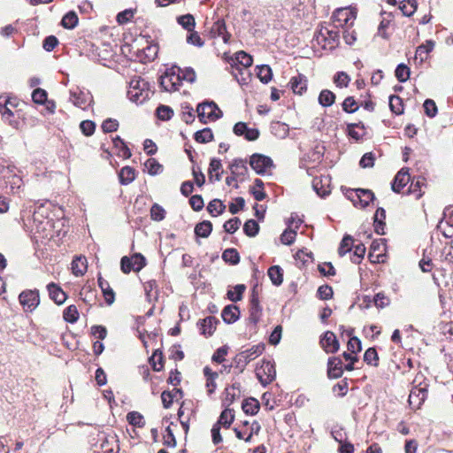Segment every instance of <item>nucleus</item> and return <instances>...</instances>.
<instances>
[{"label": "nucleus", "mask_w": 453, "mask_h": 453, "mask_svg": "<svg viewBox=\"0 0 453 453\" xmlns=\"http://www.w3.org/2000/svg\"><path fill=\"white\" fill-rule=\"evenodd\" d=\"M64 319L65 321L73 323L79 319V312L75 305H69L64 311Z\"/></svg>", "instance_id": "5fc2aeb1"}, {"label": "nucleus", "mask_w": 453, "mask_h": 453, "mask_svg": "<svg viewBox=\"0 0 453 453\" xmlns=\"http://www.w3.org/2000/svg\"><path fill=\"white\" fill-rule=\"evenodd\" d=\"M230 170L233 175L245 176L248 172L246 161L242 158L234 159L230 165Z\"/></svg>", "instance_id": "c756f323"}, {"label": "nucleus", "mask_w": 453, "mask_h": 453, "mask_svg": "<svg viewBox=\"0 0 453 453\" xmlns=\"http://www.w3.org/2000/svg\"><path fill=\"white\" fill-rule=\"evenodd\" d=\"M194 139L199 143H207L213 140V133L210 127H205L194 134Z\"/></svg>", "instance_id": "4c0bfd02"}, {"label": "nucleus", "mask_w": 453, "mask_h": 453, "mask_svg": "<svg viewBox=\"0 0 453 453\" xmlns=\"http://www.w3.org/2000/svg\"><path fill=\"white\" fill-rule=\"evenodd\" d=\"M178 23L187 31L192 32L195 28V18L191 14H185L178 17Z\"/></svg>", "instance_id": "de8ad7c7"}, {"label": "nucleus", "mask_w": 453, "mask_h": 453, "mask_svg": "<svg viewBox=\"0 0 453 453\" xmlns=\"http://www.w3.org/2000/svg\"><path fill=\"white\" fill-rule=\"evenodd\" d=\"M312 188L318 196L326 197L331 193V177L321 175L312 180Z\"/></svg>", "instance_id": "f8f14e48"}, {"label": "nucleus", "mask_w": 453, "mask_h": 453, "mask_svg": "<svg viewBox=\"0 0 453 453\" xmlns=\"http://www.w3.org/2000/svg\"><path fill=\"white\" fill-rule=\"evenodd\" d=\"M343 373L342 361L340 357H331L327 360V375L331 379H338Z\"/></svg>", "instance_id": "2eb2a0df"}, {"label": "nucleus", "mask_w": 453, "mask_h": 453, "mask_svg": "<svg viewBox=\"0 0 453 453\" xmlns=\"http://www.w3.org/2000/svg\"><path fill=\"white\" fill-rule=\"evenodd\" d=\"M19 300L26 311H33L40 303L39 291L37 289H27L22 291Z\"/></svg>", "instance_id": "39448f33"}, {"label": "nucleus", "mask_w": 453, "mask_h": 453, "mask_svg": "<svg viewBox=\"0 0 453 453\" xmlns=\"http://www.w3.org/2000/svg\"><path fill=\"white\" fill-rule=\"evenodd\" d=\"M424 111L429 118H434L437 114L438 109L435 102L433 99H426L424 104Z\"/></svg>", "instance_id": "13d9d810"}, {"label": "nucleus", "mask_w": 453, "mask_h": 453, "mask_svg": "<svg viewBox=\"0 0 453 453\" xmlns=\"http://www.w3.org/2000/svg\"><path fill=\"white\" fill-rule=\"evenodd\" d=\"M257 77L264 84H267L273 79V70L268 65H261L257 66Z\"/></svg>", "instance_id": "f704fd0d"}, {"label": "nucleus", "mask_w": 453, "mask_h": 453, "mask_svg": "<svg viewBox=\"0 0 453 453\" xmlns=\"http://www.w3.org/2000/svg\"><path fill=\"white\" fill-rule=\"evenodd\" d=\"M164 357L159 348L154 350L150 357V363L154 371L159 372L163 368Z\"/></svg>", "instance_id": "37998d69"}, {"label": "nucleus", "mask_w": 453, "mask_h": 453, "mask_svg": "<svg viewBox=\"0 0 453 453\" xmlns=\"http://www.w3.org/2000/svg\"><path fill=\"white\" fill-rule=\"evenodd\" d=\"M98 286L101 288L105 302L108 305H111L115 301V293L113 289L111 288L109 282L104 280L101 275L98 276L97 279Z\"/></svg>", "instance_id": "412c9836"}, {"label": "nucleus", "mask_w": 453, "mask_h": 453, "mask_svg": "<svg viewBox=\"0 0 453 453\" xmlns=\"http://www.w3.org/2000/svg\"><path fill=\"white\" fill-rule=\"evenodd\" d=\"M411 69L405 64H399L395 71V78L399 82H405L410 78Z\"/></svg>", "instance_id": "8fccbe9b"}, {"label": "nucleus", "mask_w": 453, "mask_h": 453, "mask_svg": "<svg viewBox=\"0 0 453 453\" xmlns=\"http://www.w3.org/2000/svg\"><path fill=\"white\" fill-rule=\"evenodd\" d=\"M342 110L347 113H354L358 110L357 104L353 96H348L342 104Z\"/></svg>", "instance_id": "bf43d9fd"}, {"label": "nucleus", "mask_w": 453, "mask_h": 453, "mask_svg": "<svg viewBox=\"0 0 453 453\" xmlns=\"http://www.w3.org/2000/svg\"><path fill=\"white\" fill-rule=\"evenodd\" d=\"M235 60L244 67H250L253 63L252 57L243 50L235 53Z\"/></svg>", "instance_id": "864d4df0"}, {"label": "nucleus", "mask_w": 453, "mask_h": 453, "mask_svg": "<svg viewBox=\"0 0 453 453\" xmlns=\"http://www.w3.org/2000/svg\"><path fill=\"white\" fill-rule=\"evenodd\" d=\"M241 226V219L237 217L232 218L223 225L224 230L228 234L235 233Z\"/></svg>", "instance_id": "052dcab7"}, {"label": "nucleus", "mask_w": 453, "mask_h": 453, "mask_svg": "<svg viewBox=\"0 0 453 453\" xmlns=\"http://www.w3.org/2000/svg\"><path fill=\"white\" fill-rule=\"evenodd\" d=\"M48 99V93L46 90L37 88L32 93V100L36 104H44Z\"/></svg>", "instance_id": "4d7b16f0"}, {"label": "nucleus", "mask_w": 453, "mask_h": 453, "mask_svg": "<svg viewBox=\"0 0 453 453\" xmlns=\"http://www.w3.org/2000/svg\"><path fill=\"white\" fill-rule=\"evenodd\" d=\"M127 422L135 427H143L145 426V420L143 416L138 411H130L127 414Z\"/></svg>", "instance_id": "79ce46f5"}, {"label": "nucleus", "mask_w": 453, "mask_h": 453, "mask_svg": "<svg viewBox=\"0 0 453 453\" xmlns=\"http://www.w3.org/2000/svg\"><path fill=\"white\" fill-rule=\"evenodd\" d=\"M219 320L212 316H208L203 319L198 321L197 326L203 335L210 337L212 335Z\"/></svg>", "instance_id": "f3484780"}, {"label": "nucleus", "mask_w": 453, "mask_h": 453, "mask_svg": "<svg viewBox=\"0 0 453 453\" xmlns=\"http://www.w3.org/2000/svg\"><path fill=\"white\" fill-rule=\"evenodd\" d=\"M257 376L264 387L270 384L276 377L274 363L264 360L262 365L257 370Z\"/></svg>", "instance_id": "423d86ee"}, {"label": "nucleus", "mask_w": 453, "mask_h": 453, "mask_svg": "<svg viewBox=\"0 0 453 453\" xmlns=\"http://www.w3.org/2000/svg\"><path fill=\"white\" fill-rule=\"evenodd\" d=\"M144 165L148 169L150 175L154 176L163 172V165L155 158H149L145 162Z\"/></svg>", "instance_id": "603ef678"}, {"label": "nucleus", "mask_w": 453, "mask_h": 453, "mask_svg": "<svg viewBox=\"0 0 453 453\" xmlns=\"http://www.w3.org/2000/svg\"><path fill=\"white\" fill-rule=\"evenodd\" d=\"M222 259L226 263L235 265L240 262V255L235 249L229 248L223 251Z\"/></svg>", "instance_id": "ea45409f"}, {"label": "nucleus", "mask_w": 453, "mask_h": 453, "mask_svg": "<svg viewBox=\"0 0 453 453\" xmlns=\"http://www.w3.org/2000/svg\"><path fill=\"white\" fill-rule=\"evenodd\" d=\"M353 242L354 239L352 238V236L349 234L344 235L338 248L339 256L343 257L348 252H349L353 247Z\"/></svg>", "instance_id": "a18cd8bd"}, {"label": "nucleus", "mask_w": 453, "mask_h": 453, "mask_svg": "<svg viewBox=\"0 0 453 453\" xmlns=\"http://www.w3.org/2000/svg\"><path fill=\"white\" fill-rule=\"evenodd\" d=\"M319 104L323 107H329L335 102V95L329 89H323L319 95Z\"/></svg>", "instance_id": "7c9ffc66"}, {"label": "nucleus", "mask_w": 453, "mask_h": 453, "mask_svg": "<svg viewBox=\"0 0 453 453\" xmlns=\"http://www.w3.org/2000/svg\"><path fill=\"white\" fill-rule=\"evenodd\" d=\"M434 43L432 41H426V44L419 45L417 48L416 55L419 56L421 60H423L426 55L434 50Z\"/></svg>", "instance_id": "0e129e2a"}, {"label": "nucleus", "mask_w": 453, "mask_h": 453, "mask_svg": "<svg viewBox=\"0 0 453 453\" xmlns=\"http://www.w3.org/2000/svg\"><path fill=\"white\" fill-rule=\"evenodd\" d=\"M134 272L141 271L146 265V258L141 253H135L131 257Z\"/></svg>", "instance_id": "680f3d73"}, {"label": "nucleus", "mask_w": 453, "mask_h": 453, "mask_svg": "<svg viewBox=\"0 0 453 453\" xmlns=\"http://www.w3.org/2000/svg\"><path fill=\"white\" fill-rule=\"evenodd\" d=\"M246 289V286L243 284H238L234 287V289H229L226 293L227 298L236 303L238 301H241L243 296V293Z\"/></svg>", "instance_id": "58836bf2"}, {"label": "nucleus", "mask_w": 453, "mask_h": 453, "mask_svg": "<svg viewBox=\"0 0 453 453\" xmlns=\"http://www.w3.org/2000/svg\"><path fill=\"white\" fill-rule=\"evenodd\" d=\"M112 143H113L114 148L116 150H118V151H117L118 157H121L125 159H127L132 156V153H131L129 148L127 147V145L126 144L124 140L121 139L119 136L117 135V136L113 137Z\"/></svg>", "instance_id": "b1692460"}, {"label": "nucleus", "mask_w": 453, "mask_h": 453, "mask_svg": "<svg viewBox=\"0 0 453 453\" xmlns=\"http://www.w3.org/2000/svg\"><path fill=\"white\" fill-rule=\"evenodd\" d=\"M349 81V76L344 72H338L334 77V82L339 88L348 87Z\"/></svg>", "instance_id": "69168bd1"}, {"label": "nucleus", "mask_w": 453, "mask_h": 453, "mask_svg": "<svg viewBox=\"0 0 453 453\" xmlns=\"http://www.w3.org/2000/svg\"><path fill=\"white\" fill-rule=\"evenodd\" d=\"M411 181V175L408 168H402L395 176L391 188L395 193H401L403 188Z\"/></svg>", "instance_id": "ddd939ff"}, {"label": "nucleus", "mask_w": 453, "mask_h": 453, "mask_svg": "<svg viewBox=\"0 0 453 453\" xmlns=\"http://www.w3.org/2000/svg\"><path fill=\"white\" fill-rule=\"evenodd\" d=\"M70 100L75 106L85 110L93 102V96L90 92L81 91L77 88L70 90Z\"/></svg>", "instance_id": "9d476101"}, {"label": "nucleus", "mask_w": 453, "mask_h": 453, "mask_svg": "<svg viewBox=\"0 0 453 453\" xmlns=\"http://www.w3.org/2000/svg\"><path fill=\"white\" fill-rule=\"evenodd\" d=\"M250 165L257 174L263 175L266 169L273 166V162L267 156L255 153L250 157Z\"/></svg>", "instance_id": "0eeeda50"}, {"label": "nucleus", "mask_w": 453, "mask_h": 453, "mask_svg": "<svg viewBox=\"0 0 453 453\" xmlns=\"http://www.w3.org/2000/svg\"><path fill=\"white\" fill-rule=\"evenodd\" d=\"M80 128L84 135L90 136L95 133L96 123L88 119L83 120L80 124Z\"/></svg>", "instance_id": "774afa93"}, {"label": "nucleus", "mask_w": 453, "mask_h": 453, "mask_svg": "<svg viewBox=\"0 0 453 453\" xmlns=\"http://www.w3.org/2000/svg\"><path fill=\"white\" fill-rule=\"evenodd\" d=\"M157 117L163 121L169 120L173 116V110L168 106L160 104L156 110Z\"/></svg>", "instance_id": "3c124183"}, {"label": "nucleus", "mask_w": 453, "mask_h": 453, "mask_svg": "<svg viewBox=\"0 0 453 453\" xmlns=\"http://www.w3.org/2000/svg\"><path fill=\"white\" fill-rule=\"evenodd\" d=\"M268 276L274 286H280L283 282V270L280 265H273L268 269Z\"/></svg>", "instance_id": "cd10ccee"}, {"label": "nucleus", "mask_w": 453, "mask_h": 453, "mask_svg": "<svg viewBox=\"0 0 453 453\" xmlns=\"http://www.w3.org/2000/svg\"><path fill=\"white\" fill-rule=\"evenodd\" d=\"M212 231V224L209 220L199 222L195 226V234L197 237L207 238Z\"/></svg>", "instance_id": "c85d7f7f"}, {"label": "nucleus", "mask_w": 453, "mask_h": 453, "mask_svg": "<svg viewBox=\"0 0 453 453\" xmlns=\"http://www.w3.org/2000/svg\"><path fill=\"white\" fill-rule=\"evenodd\" d=\"M339 32L329 30L326 27H321L315 35L318 43L322 42L327 44L330 48H334L339 42ZM326 47V45H324Z\"/></svg>", "instance_id": "1a4fd4ad"}, {"label": "nucleus", "mask_w": 453, "mask_h": 453, "mask_svg": "<svg viewBox=\"0 0 453 453\" xmlns=\"http://www.w3.org/2000/svg\"><path fill=\"white\" fill-rule=\"evenodd\" d=\"M15 169L16 167L14 165H8L7 166V171L8 173H10L12 175L11 176H5V178L8 179L7 182L10 184L11 186V188L13 190L14 188H17L19 189L22 184H23V180L22 179L17 175L15 173Z\"/></svg>", "instance_id": "c9c22d12"}, {"label": "nucleus", "mask_w": 453, "mask_h": 453, "mask_svg": "<svg viewBox=\"0 0 453 453\" xmlns=\"http://www.w3.org/2000/svg\"><path fill=\"white\" fill-rule=\"evenodd\" d=\"M261 315L262 307L259 304L258 296L253 289L250 300V316L248 319V329L250 334L256 331L257 323L259 321Z\"/></svg>", "instance_id": "7ed1b4c3"}, {"label": "nucleus", "mask_w": 453, "mask_h": 453, "mask_svg": "<svg viewBox=\"0 0 453 453\" xmlns=\"http://www.w3.org/2000/svg\"><path fill=\"white\" fill-rule=\"evenodd\" d=\"M425 185V180L423 178L418 177L417 179L413 178L411 180V185L408 188V193L414 195L416 199H419L422 196L421 188Z\"/></svg>", "instance_id": "473e14b6"}, {"label": "nucleus", "mask_w": 453, "mask_h": 453, "mask_svg": "<svg viewBox=\"0 0 453 453\" xmlns=\"http://www.w3.org/2000/svg\"><path fill=\"white\" fill-rule=\"evenodd\" d=\"M136 178V171L134 167L124 166L119 172V180L121 185L127 186L133 182Z\"/></svg>", "instance_id": "5701e85b"}, {"label": "nucleus", "mask_w": 453, "mask_h": 453, "mask_svg": "<svg viewBox=\"0 0 453 453\" xmlns=\"http://www.w3.org/2000/svg\"><path fill=\"white\" fill-rule=\"evenodd\" d=\"M234 419V410L226 408L221 411L218 421L215 423L219 426H223L225 428H229Z\"/></svg>", "instance_id": "a878e982"}, {"label": "nucleus", "mask_w": 453, "mask_h": 453, "mask_svg": "<svg viewBox=\"0 0 453 453\" xmlns=\"http://www.w3.org/2000/svg\"><path fill=\"white\" fill-rule=\"evenodd\" d=\"M418 3L417 0H403L400 2L399 9L403 14L406 17H411L417 11Z\"/></svg>", "instance_id": "72a5a7b5"}, {"label": "nucleus", "mask_w": 453, "mask_h": 453, "mask_svg": "<svg viewBox=\"0 0 453 453\" xmlns=\"http://www.w3.org/2000/svg\"><path fill=\"white\" fill-rule=\"evenodd\" d=\"M101 127L104 133L115 132L119 128V122L115 119L109 118L102 123Z\"/></svg>", "instance_id": "338daca9"}, {"label": "nucleus", "mask_w": 453, "mask_h": 453, "mask_svg": "<svg viewBox=\"0 0 453 453\" xmlns=\"http://www.w3.org/2000/svg\"><path fill=\"white\" fill-rule=\"evenodd\" d=\"M389 108L391 111L396 115L403 112V104L400 96L392 95L389 96Z\"/></svg>", "instance_id": "c03bdc74"}, {"label": "nucleus", "mask_w": 453, "mask_h": 453, "mask_svg": "<svg viewBox=\"0 0 453 453\" xmlns=\"http://www.w3.org/2000/svg\"><path fill=\"white\" fill-rule=\"evenodd\" d=\"M211 33L213 37H222L225 43H229L231 34L226 30V25L223 19H218L211 28Z\"/></svg>", "instance_id": "dca6fc26"}, {"label": "nucleus", "mask_w": 453, "mask_h": 453, "mask_svg": "<svg viewBox=\"0 0 453 453\" xmlns=\"http://www.w3.org/2000/svg\"><path fill=\"white\" fill-rule=\"evenodd\" d=\"M87 267L85 257H76L72 262V271L75 276H82L87 272Z\"/></svg>", "instance_id": "bb28decb"}, {"label": "nucleus", "mask_w": 453, "mask_h": 453, "mask_svg": "<svg viewBox=\"0 0 453 453\" xmlns=\"http://www.w3.org/2000/svg\"><path fill=\"white\" fill-rule=\"evenodd\" d=\"M166 73L171 80L172 86L176 87V90H178L182 83L180 78L181 68L177 65H173L171 68L167 69Z\"/></svg>", "instance_id": "2f4dec72"}, {"label": "nucleus", "mask_w": 453, "mask_h": 453, "mask_svg": "<svg viewBox=\"0 0 453 453\" xmlns=\"http://www.w3.org/2000/svg\"><path fill=\"white\" fill-rule=\"evenodd\" d=\"M427 389L425 388H414L409 395L410 404H416L419 407L426 399Z\"/></svg>", "instance_id": "4be33fe9"}, {"label": "nucleus", "mask_w": 453, "mask_h": 453, "mask_svg": "<svg viewBox=\"0 0 453 453\" xmlns=\"http://www.w3.org/2000/svg\"><path fill=\"white\" fill-rule=\"evenodd\" d=\"M221 317L225 323L233 324L240 318V310L234 304H228L222 310Z\"/></svg>", "instance_id": "6ab92c4d"}, {"label": "nucleus", "mask_w": 453, "mask_h": 453, "mask_svg": "<svg viewBox=\"0 0 453 453\" xmlns=\"http://www.w3.org/2000/svg\"><path fill=\"white\" fill-rule=\"evenodd\" d=\"M307 78L302 73L294 76L289 81V86L292 91L297 95H303L307 89Z\"/></svg>", "instance_id": "a211bd4d"}, {"label": "nucleus", "mask_w": 453, "mask_h": 453, "mask_svg": "<svg viewBox=\"0 0 453 453\" xmlns=\"http://www.w3.org/2000/svg\"><path fill=\"white\" fill-rule=\"evenodd\" d=\"M196 112L201 123L215 121L223 116L222 111L213 101H203L196 107Z\"/></svg>", "instance_id": "f03ea898"}, {"label": "nucleus", "mask_w": 453, "mask_h": 453, "mask_svg": "<svg viewBox=\"0 0 453 453\" xmlns=\"http://www.w3.org/2000/svg\"><path fill=\"white\" fill-rule=\"evenodd\" d=\"M79 19L74 12H68L64 15L61 20V25L67 29L74 28L78 24Z\"/></svg>", "instance_id": "a19ab883"}, {"label": "nucleus", "mask_w": 453, "mask_h": 453, "mask_svg": "<svg viewBox=\"0 0 453 453\" xmlns=\"http://www.w3.org/2000/svg\"><path fill=\"white\" fill-rule=\"evenodd\" d=\"M150 217L155 221H161L165 218V211L161 205L154 203L150 208Z\"/></svg>", "instance_id": "6e6d98bb"}, {"label": "nucleus", "mask_w": 453, "mask_h": 453, "mask_svg": "<svg viewBox=\"0 0 453 453\" xmlns=\"http://www.w3.org/2000/svg\"><path fill=\"white\" fill-rule=\"evenodd\" d=\"M259 225L254 219H248L243 225V232L249 237H255L259 232Z\"/></svg>", "instance_id": "49530a36"}, {"label": "nucleus", "mask_w": 453, "mask_h": 453, "mask_svg": "<svg viewBox=\"0 0 453 453\" xmlns=\"http://www.w3.org/2000/svg\"><path fill=\"white\" fill-rule=\"evenodd\" d=\"M333 288L327 284L320 286L317 290V296L321 300H329L333 297Z\"/></svg>", "instance_id": "e2e57ef3"}, {"label": "nucleus", "mask_w": 453, "mask_h": 453, "mask_svg": "<svg viewBox=\"0 0 453 453\" xmlns=\"http://www.w3.org/2000/svg\"><path fill=\"white\" fill-rule=\"evenodd\" d=\"M225 210L226 205L219 199L211 200L207 206V211L212 217L221 215Z\"/></svg>", "instance_id": "e433bc0d"}, {"label": "nucleus", "mask_w": 453, "mask_h": 453, "mask_svg": "<svg viewBox=\"0 0 453 453\" xmlns=\"http://www.w3.org/2000/svg\"><path fill=\"white\" fill-rule=\"evenodd\" d=\"M356 19V12L349 8H339L335 10L332 15V19L337 23L336 27H343L352 24Z\"/></svg>", "instance_id": "9b49d317"}, {"label": "nucleus", "mask_w": 453, "mask_h": 453, "mask_svg": "<svg viewBox=\"0 0 453 453\" xmlns=\"http://www.w3.org/2000/svg\"><path fill=\"white\" fill-rule=\"evenodd\" d=\"M438 228L441 229L442 234L449 238L453 236V205L445 207L442 218L439 222Z\"/></svg>", "instance_id": "6e6552de"}, {"label": "nucleus", "mask_w": 453, "mask_h": 453, "mask_svg": "<svg viewBox=\"0 0 453 453\" xmlns=\"http://www.w3.org/2000/svg\"><path fill=\"white\" fill-rule=\"evenodd\" d=\"M348 197L353 203L354 206L360 205L361 208H365L374 200L375 196L370 189L357 188L350 190Z\"/></svg>", "instance_id": "20e7f679"}, {"label": "nucleus", "mask_w": 453, "mask_h": 453, "mask_svg": "<svg viewBox=\"0 0 453 453\" xmlns=\"http://www.w3.org/2000/svg\"><path fill=\"white\" fill-rule=\"evenodd\" d=\"M260 408L259 402L254 397L245 399L242 403V409L247 415L254 416L257 413Z\"/></svg>", "instance_id": "393cba45"}, {"label": "nucleus", "mask_w": 453, "mask_h": 453, "mask_svg": "<svg viewBox=\"0 0 453 453\" xmlns=\"http://www.w3.org/2000/svg\"><path fill=\"white\" fill-rule=\"evenodd\" d=\"M49 296L57 304H62L66 300V294L57 284L51 282L47 285Z\"/></svg>", "instance_id": "aec40b11"}, {"label": "nucleus", "mask_w": 453, "mask_h": 453, "mask_svg": "<svg viewBox=\"0 0 453 453\" xmlns=\"http://www.w3.org/2000/svg\"><path fill=\"white\" fill-rule=\"evenodd\" d=\"M151 94L150 85L144 79L134 77L130 81L127 96L132 102L137 104H142L150 98Z\"/></svg>", "instance_id": "f257e3e1"}, {"label": "nucleus", "mask_w": 453, "mask_h": 453, "mask_svg": "<svg viewBox=\"0 0 453 453\" xmlns=\"http://www.w3.org/2000/svg\"><path fill=\"white\" fill-rule=\"evenodd\" d=\"M364 361L370 365L378 366L379 356L374 347H369L364 355Z\"/></svg>", "instance_id": "09e8293b"}, {"label": "nucleus", "mask_w": 453, "mask_h": 453, "mask_svg": "<svg viewBox=\"0 0 453 453\" xmlns=\"http://www.w3.org/2000/svg\"><path fill=\"white\" fill-rule=\"evenodd\" d=\"M8 104H12L10 99H5L4 103L0 102V114L2 119L13 128L17 129L19 126V120L14 118V113L8 107Z\"/></svg>", "instance_id": "4468645a"}]
</instances>
